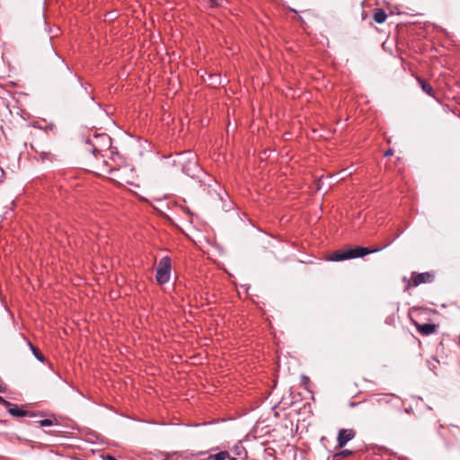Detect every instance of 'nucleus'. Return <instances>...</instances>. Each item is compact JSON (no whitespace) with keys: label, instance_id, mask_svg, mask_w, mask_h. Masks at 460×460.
<instances>
[{"label":"nucleus","instance_id":"nucleus-1","mask_svg":"<svg viewBox=\"0 0 460 460\" xmlns=\"http://www.w3.org/2000/svg\"><path fill=\"white\" fill-rule=\"evenodd\" d=\"M174 164L181 166V171L192 178L195 177L199 171L197 156L190 150L177 155Z\"/></svg>","mask_w":460,"mask_h":460},{"label":"nucleus","instance_id":"nucleus-2","mask_svg":"<svg viewBox=\"0 0 460 460\" xmlns=\"http://www.w3.org/2000/svg\"><path fill=\"white\" fill-rule=\"evenodd\" d=\"M381 250V248L370 250L367 247L356 246L345 251H337L330 256L329 260L332 261H341L354 258H360L367 254L379 252Z\"/></svg>","mask_w":460,"mask_h":460},{"label":"nucleus","instance_id":"nucleus-3","mask_svg":"<svg viewBox=\"0 0 460 460\" xmlns=\"http://www.w3.org/2000/svg\"><path fill=\"white\" fill-rule=\"evenodd\" d=\"M171 260L169 257H164L160 260L158 266L156 268L155 279L156 281L160 284H165L170 280L171 277Z\"/></svg>","mask_w":460,"mask_h":460},{"label":"nucleus","instance_id":"nucleus-4","mask_svg":"<svg viewBox=\"0 0 460 460\" xmlns=\"http://www.w3.org/2000/svg\"><path fill=\"white\" fill-rule=\"evenodd\" d=\"M93 149L91 150L94 155L101 154L104 148H109L111 146V138L106 134H97L93 136V139L88 142Z\"/></svg>","mask_w":460,"mask_h":460},{"label":"nucleus","instance_id":"nucleus-5","mask_svg":"<svg viewBox=\"0 0 460 460\" xmlns=\"http://www.w3.org/2000/svg\"><path fill=\"white\" fill-rule=\"evenodd\" d=\"M433 275L429 272H422V273H416L413 272L411 274V278L410 280H408L407 288L412 286V287H418L420 284L424 283H430L433 281Z\"/></svg>","mask_w":460,"mask_h":460},{"label":"nucleus","instance_id":"nucleus-6","mask_svg":"<svg viewBox=\"0 0 460 460\" xmlns=\"http://www.w3.org/2000/svg\"><path fill=\"white\" fill-rule=\"evenodd\" d=\"M354 437H355V431L353 429H341L339 431L338 437H337L338 447L340 448L344 447L345 445L347 444V442L351 440Z\"/></svg>","mask_w":460,"mask_h":460},{"label":"nucleus","instance_id":"nucleus-7","mask_svg":"<svg viewBox=\"0 0 460 460\" xmlns=\"http://www.w3.org/2000/svg\"><path fill=\"white\" fill-rule=\"evenodd\" d=\"M7 408V411L13 417H32L34 414L28 411H24L19 408L16 404H13L9 402L8 405H4Z\"/></svg>","mask_w":460,"mask_h":460},{"label":"nucleus","instance_id":"nucleus-8","mask_svg":"<svg viewBox=\"0 0 460 460\" xmlns=\"http://www.w3.org/2000/svg\"><path fill=\"white\" fill-rule=\"evenodd\" d=\"M415 326H416L418 332L422 335H429V334L434 333L437 331V327H438L436 324L429 323H422V324L415 323Z\"/></svg>","mask_w":460,"mask_h":460},{"label":"nucleus","instance_id":"nucleus-9","mask_svg":"<svg viewBox=\"0 0 460 460\" xmlns=\"http://www.w3.org/2000/svg\"><path fill=\"white\" fill-rule=\"evenodd\" d=\"M386 18H387V14L385 13V12L383 9H376L375 10V12L373 13V20L376 23L385 22Z\"/></svg>","mask_w":460,"mask_h":460},{"label":"nucleus","instance_id":"nucleus-10","mask_svg":"<svg viewBox=\"0 0 460 460\" xmlns=\"http://www.w3.org/2000/svg\"><path fill=\"white\" fill-rule=\"evenodd\" d=\"M418 83L422 91L429 96H434V90L432 86L421 78H418Z\"/></svg>","mask_w":460,"mask_h":460},{"label":"nucleus","instance_id":"nucleus-11","mask_svg":"<svg viewBox=\"0 0 460 460\" xmlns=\"http://www.w3.org/2000/svg\"><path fill=\"white\" fill-rule=\"evenodd\" d=\"M27 343L35 358L40 362H44L45 357L40 352V350L29 340H27Z\"/></svg>","mask_w":460,"mask_h":460},{"label":"nucleus","instance_id":"nucleus-12","mask_svg":"<svg viewBox=\"0 0 460 460\" xmlns=\"http://www.w3.org/2000/svg\"><path fill=\"white\" fill-rule=\"evenodd\" d=\"M229 458V453L227 451H220L216 455H210L208 460H226Z\"/></svg>","mask_w":460,"mask_h":460},{"label":"nucleus","instance_id":"nucleus-13","mask_svg":"<svg viewBox=\"0 0 460 460\" xmlns=\"http://www.w3.org/2000/svg\"><path fill=\"white\" fill-rule=\"evenodd\" d=\"M40 427H49L53 425V421L49 419H44L37 422Z\"/></svg>","mask_w":460,"mask_h":460},{"label":"nucleus","instance_id":"nucleus-14","mask_svg":"<svg viewBox=\"0 0 460 460\" xmlns=\"http://www.w3.org/2000/svg\"><path fill=\"white\" fill-rule=\"evenodd\" d=\"M352 454L351 450L345 449L336 454V457H346Z\"/></svg>","mask_w":460,"mask_h":460},{"label":"nucleus","instance_id":"nucleus-15","mask_svg":"<svg viewBox=\"0 0 460 460\" xmlns=\"http://www.w3.org/2000/svg\"><path fill=\"white\" fill-rule=\"evenodd\" d=\"M110 172H111V173H117L118 172V175H116V177L118 178V181H125L124 178L120 175L119 170L111 169Z\"/></svg>","mask_w":460,"mask_h":460},{"label":"nucleus","instance_id":"nucleus-16","mask_svg":"<svg viewBox=\"0 0 460 460\" xmlns=\"http://www.w3.org/2000/svg\"><path fill=\"white\" fill-rule=\"evenodd\" d=\"M213 5L218 6L223 0H209Z\"/></svg>","mask_w":460,"mask_h":460},{"label":"nucleus","instance_id":"nucleus-17","mask_svg":"<svg viewBox=\"0 0 460 460\" xmlns=\"http://www.w3.org/2000/svg\"><path fill=\"white\" fill-rule=\"evenodd\" d=\"M4 171L2 167H0V182L4 181Z\"/></svg>","mask_w":460,"mask_h":460},{"label":"nucleus","instance_id":"nucleus-18","mask_svg":"<svg viewBox=\"0 0 460 460\" xmlns=\"http://www.w3.org/2000/svg\"><path fill=\"white\" fill-rule=\"evenodd\" d=\"M0 403L3 405H8L9 402L4 400L3 397L0 396Z\"/></svg>","mask_w":460,"mask_h":460},{"label":"nucleus","instance_id":"nucleus-19","mask_svg":"<svg viewBox=\"0 0 460 460\" xmlns=\"http://www.w3.org/2000/svg\"><path fill=\"white\" fill-rule=\"evenodd\" d=\"M394 154L393 150L392 149H388L385 153V156H389V155H392Z\"/></svg>","mask_w":460,"mask_h":460},{"label":"nucleus","instance_id":"nucleus-20","mask_svg":"<svg viewBox=\"0 0 460 460\" xmlns=\"http://www.w3.org/2000/svg\"><path fill=\"white\" fill-rule=\"evenodd\" d=\"M303 381H304V384H306L309 382V377H307L306 376H303Z\"/></svg>","mask_w":460,"mask_h":460},{"label":"nucleus","instance_id":"nucleus-21","mask_svg":"<svg viewBox=\"0 0 460 460\" xmlns=\"http://www.w3.org/2000/svg\"><path fill=\"white\" fill-rule=\"evenodd\" d=\"M106 460H117L114 456H107V459Z\"/></svg>","mask_w":460,"mask_h":460},{"label":"nucleus","instance_id":"nucleus-22","mask_svg":"<svg viewBox=\"0 0 460 460\" xmlns=\"http://www.w3.org/2000/svg\"><path fill=\"white\" fill-rule=\"evenodd\" d=\"M227 459H228V460H237L235 457H230V456H229V458H227Z\"/></svg>","mask_w":460,"mask_h":460},{"label":"nucleus","instance_id":"nucleus-23","mask_svg":"<svg viewBox=\"0 0 460 460\" xmlns=\"http://www.w3.org/2000/svg\"><path fill=\"white\" fill-rule=\"evenodd\" d=\"M458 344H459V346H460V338H459V341H458Z\"/></svg>","mask_w":460,"mask_h":460}]
</instances>
